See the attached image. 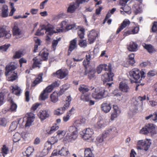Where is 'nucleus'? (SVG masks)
Instances as JSON below:
<instances>
[{
    "instance_id": "obj_1",
    "label": "nucleus",
    "mask_w": 157,
    "mask_h": 157,
    "mask_svg": "<svg viewBox=\"0 0 157 157\" xmlns=\"http://www.w3.org/2000/svg\"><path fill=\"white\" fill-rule=\"evenodd\" d=\"M103 70L109 72L108 73L105 74L101 77L102 79L104 82V84H105L106 87L109 88L111 87L113 82H106L112 81L114 76V74L111 72L112 66L111 64L109 63L108 65L105 64H101L98 66L96 69L97 72L98 74L101 73Z\"/></svg>"
},
{
    "instance_id": "obj_2",
    "label": "nucleus",
    "mask_w": 157,
    "mask_h": 157,
    "mask_svg": "<svg viewBox=\"0 0 157 157\" xmlns=\"http://www.w3.org/2000/svg\"><path fill=\"white\" fill-rule=\"evenodd\" d=\"M18 66L17 64L14 62H11L6 66L5 75L6 76L11 75L10 77H8V81H13L17 78V72L13 71L16 69Z\"/></svg>"
},
{
    "instance_id": "obj_3",
    "label": "nucleus",
    "mask_w": 157,
    "mask_h": 157,
    "mask_svg": "<svg viewBox=\"0 0 157 157\" xmlns=\"http://www.w3.org/2000/svg\"><path fill=\"white\" fill-rule=\"evenodd\" d=\"M48 53L47 50H43L39 53V55L41 57V59L35 57L33 59V68L39 67V65L42 63V60H46L48 59Z\"/></svg>"
},
{
    "instance_id": "obj_4",
    "label": "nucleus",
    "mask_w": 157,
    "mask_h": 157,
    "mask_svg": "<svg viewBox=\"0 0 157 157\" xmlns=\"http://www.w3.org/2000/svg\"><path fill=\"white\" fill-rule=\"evenodd\" d=\"M145 73L143 71H140L138 68H134L129 72V75L136 80L135 82L140 83L141 78L145 77Z\"/></svg>"
},
{
    "instance_id": "obj_5",
    "label": "nucleus",
    "mask_w": 157,
    "mask_h": 157,
    "mask_svg": "<svg viewBox=\"0 0 157 157\" xmlns=\"http://www.w3.org/2000/svg\"><path fill=\"white\" fill-rule=\"evenodd\" d=\"M146 96H139L137 98H133L131 100V105L134 110H137L139 107L143 105V101L146 99Z\"/></svg>"
},
{
    "instance_id": "obj_6",
    "label": "nucleus",
    "mask_w": 157,
    "mask_h": 157,
    "mask_svg": "<svg viewBox=\"0 0 157 157\" xmlns=\"http://www.w3.org/2000/svg\"><path fill=\"white\" fill-rule=\"evenodd\" d=\"M107 91L104 90L96 89L92 94L93 97L96 99H100L107 97L108 95Z\"/></svg>"
},
{
    "instance_id": "obj_7",
    "label": "nucleus",
    "mask_w": 157,
    "mask_h": 157,
    "mask_svg": "<svg viewBox=\"0 0 157 157\" xmlns=\"http://www.w3.org/2000/svg\"><path fill=\"white\" fill-rule=\"evenodd\" d=\"M71 100V98L70 96L67 97L66 99V102L64 106L55 110L54 112V114L59 115L63 113L65 110L69 107Z\"/></svg>"
},
{
    "instance_id": "obj_8",
    "label": "nucleus",
    "mask_w": 157,
    "mask_h": 157,
    "mask_svg": "<svg viewBox=\"0 0 157 157\" xmlns=\"http://www.w3.org/2000/svg\"><path fill=\"white\" fill-rule=\"evenodd\" d=\"M151 143L150 140H139L137 143V148L138 149H143L147 151L150 147Z\"/></svg>"
},
{
    "instance_id": "obj_9",
    "label": "nucleus",
    "mask_w": 157,
    "mask_h": 157,
    "mask_svg": "<svg viewBox=\"0 0 157 157\" xmlns=\"http://www.w3.org/2000/svg\"><path fill=\"white\" fill-rule=\"evenodd\" d=\"M44 30H46L45 33L46 34H52L54 32L53 31V26L51 25L50 26H46L44 25H43L40 30L38 29L36 33V35L37 36H40L44 34V32L42 31Z\"/></svg>"
},
{
    "instance_id": "obj_10",
    "label": "nucleus",
    "mask_w": 157,
    "mask_h": 157,
    "mask_svg": "<svg viewBox=\"0 0 157 157\" xmlns=\"http://www.w3.org/2000/svg\"><path fill=\"white\" fill-rule=\"evenodd\" d=\"M155 126L153 124H149L141 130L140 132L144 134H147L150 133L152 134H156V133H155Z\"/></svg>"
},
{
    "instance_id": "obj_11",
    "label": "nucleus",
    "mask_w": 157,
    "mask_h": 157,
    "mask_svg": "<svg viewBox=\"0 0 157 157\" xmlns=\"http://www.w3.org/2000/svg\"><path fill=\"white\" fill-rule=\"evenodd\" d=\"M93 134V129L90 128H86L80 132L82 138L86 140L90 139Z\"/></svg>"
},
{
    "instance_id": "obj_12",
    "label": "nucleus",
    "mask_w": 157,
    "mask_h": 157,
    "mask_svg": "<svg viewBox=\"0 0 157 157\" xmlns=\"http://www.w3.org/2000/svg\"><path fill=\"white\" fill-rule=\"evenodd\" d=\"M117 133L116 128L113 126H111L106 129L104 133H103V136L105 138L110 136H114Z\"/></svg>"
},
{
    "instance_id": "obj_13",
    "label": "nucleus",
    "mask_w": 157,
    "mask_h": 157,
    "mask_svg": "<svg viewBox=\"0 0 157 157\" xmlns=\"http://www.w3.org/2000/svg\"><path fill=\"white\" fill-rule=\"evenodd\" d=\"M13 36L16 39H19L23 36L22 31L16 25H15L13 29Z\"/></svg>"
},
{
    "instance_id": "obj_14",
    "label": "nucleus",
    "mask_w": 157,
    "mask_h": 157,
    "mask_svg": "<svg viewBox=\"0 0 157 157\" xmlns=\"http://www.w3.org/2000/svg\"><path fill=\"white\" fill-rule=\"evenodd\" d=\"M5 37L7 39H9L11 37V34L10 31H6L3 27H0V38Z\"/></svg>"
},
{
    "instance_id": "obj_15",
    "label": "nucleus",
    "mask_w": 157,
    "mask_h": 157,
    "mask_svg": "<svg viewBox=\"0 0 157 157\" xmlns=\"http://www.w3.org/2000/svg\"><path fill=\"white\" fill-rule=\"evenodd\" d=\"M28 136V134L26 132H24L22 133V136L18 132H16L13 136V140L14 142H17L19 141L21 138L25 139Z\"/></svg>"
},
{
    "instance_id": "obj_16",
    "label": "nucleus",
    "mask_w": 157,
    "mask_h": 157,
    "mask_svg": "<svg viewBox=\"0 0 157 157\" xmlns=\"http://www.w3.org/2000/svg\"><path fill=\"white\" fill-rule=\"evenodd\" d=\"M119 89L120 91L124 93H128L130 90L129 87L124 82H122L120 83Z\"/></svg>"
},
{
    "instance_id": "obj_17",
    "label": "nucleus",
    "mask_w": 157,
    "mask_h": 157,
    "mask_svg": "<svg viewBox=\"0 0 157 157\" xmlns=\"http://www.w3.org/2000/svg\"><path fill=\"white\" fill-rule=\"evenodd\" d=\"M34 114L32 113H28V116L26 119V123L25 124V127L29 126L31 125L32 123L34 121L35 117Z\"/></svg>"
},
{
    "instance_id": "obj_18",
    "label": "nucleus",
    "mask_w": 157,
    "mask_h": 157,
    "mask_svg": "<svg viewBox=\"0 0 157 157\" xmlns=\"http://www.w3.org/2000/svg\"><path fill=\"white\" fill-rule=\"evenodd\" d=\"M138 45L135 42L132 41L127 45V48L129 51L135 52L138 50Z\"/></svg>"
},
{
    "instance_id": "obj_19",
    "label": "nucleus",
    "mask_w": 157,
    "mask_h": 157,
    "mask_svg": "<svg viewBox=\"0 0 157 157\" xmlns=\"http://www.w3.org/2000/svg\"><path fill=\"white\" fill-rule=\"evenodd\" d=\"M79 4L76 0L75 2L71 3L68 7L67 12L69 13H73L76 9L79 6Z\"/></svg>"
},
{
    "instance_id": "obj_20",
    "label": "nucleus",
    "mask_w": 157,
    "mask_h": 157,
    "mask_svg": "<svg viewBox=\"0 0 157 157\" xmlns=\"http://www.w3.org/2000/svg\"><path fill=\"white\" fill-rule=\"evenodd\" d=\"M98 36L97 33L94 30H92L88 35V40L90 43H93L95 40L96 38Z\"/></svg>"
},
{
    "instance_id": "obj_21",
    "label": "nucleus",
    "mask_w": 157,
    "mask_h": 157,
    "mask_svg": "<svg viewBox=\"0 0 157 157\" xmlns=\"http://www.w3.org/2000/svg\"><path fill=\"white\" fill-rule=\"evenodd\" d=\"M101 109L105 113H107L110 111L112 107V105L108 102H104L101 105Z\"/></svg>"
},
{
    "instance_id": "obj_22",
    "label": "nucleus",
    "mask_w": 157,
    "mask_h": 157,
    "mask_svg": "<svg viewBox=\"0 0 157 157\" xmlns=\"http://www.w3.org/2000/svg\"><path fill=\"white\" fill-rule=\"evenodd\" d=\"M50 113L48 110H41L39 113L38 116L41 120H44L49 117Z\"/></svg>"
},
{
    "instance_id": "obj_23",
    "label": "nucleus",
    "mask_w": 157,
    "mask_h": 157,
    "mask_svg": "<svg viewBox=\"0 0 157 157\" xmlns=\"http://www.w3.org/2000/svg\"><path fill=\"white\" fill-rule=\"evenodd\" d=\"M57 78L62 79L65 77L67 75V71L61 69L57 71L56 73H54Z\"/></svg>"
},
{
    "instance_id": "obj_24",
    "label": "nucleus",
    "mask_w": 157,
    "mask_h": 157,
    "mask_svg": "<svg viewBox=\"0 0 157 157\" xmlns=\"http://www.w3.org/2000/svg\"><path fill=\"white\" fill-rule=\"evenodd\" d=\"M108 122L105 120H100L98 121L96 124L95 125V128L97 129H100L105 127L107 124Z\"/></svg>"
},
{
    "instance_id": "obj_25",
    "label": "nucleus",
    "mask_w": 157,
    "mask_h": 157,
    "mask_svg": "<svg viewBox=\"0 0 157 157\" xmlns=\"http://www.w3.org/2000/svg\"><path fill=\"white\" fill-rule=\"evenodd\" d=\"M130 24V22L128 19H125L124 20L121 24V26L117 29L116 32V33L118 34L121 30L124 29L127 26L129 25Z\"/></svg>"
},
{
    "instance_id": "obj_26",
    "label": "nucleus",
    "mask_w": 157,
    "mask_h": 157,
    "mask_svg": "<svg viewBox=\"0 0 157 157\" xmlns=\"http://www.w3.org/2000/svg\"><path fill=\"white\" fill-rule=\"evenodd\" d=\"M130 24V22L128 19H125L124 20L121 24V26L117 29L116 32V33L118 34L121 30L124 29L127 26L129 25Z\"/></svg>"
},
{
    "instance_id": "obj_27",
    "label": "nucleus",
    "mask_w": 157,
    "mask_h": 157,
    "mask_svg": "<svg viewBox=\"0 0 157 157\" xmlns=\"http://www.w3.org/2000/svg\"><path fill=\"white\" fill-rule=\"evenodd\" d=\"M77 39L75 38L70 41L68 51L69 53H70L73 50L77 48Z\"/></svg>"
},
{
    "instance_id": "obj_28",
    "label": "nucleus",
    "mask_w": 157,
    "mask_h": 157,
    "mask_svg": "<svg viewBox=\"0 0 157 157\" xmlns=\"http://www.w3.org/2000/svg\"><path fill=\"white\" fill-rule=\"evenodd\" d=\"M78 133H76L75 136V133H68L66 136L67 139L69 142H72L75 140L77 138Z\"/></svg>"
},
{
    "instance_id": "obj_29",
    "label": "nucleus",
    "mask_w": 157,
    "mask_h": 157,
    "mask_svg": "<svg viewBox=\"0 0 157 157\" xmlns=\"http://www.w3.org/2000/svg\"><path fill=\"white\" fill-rule=\"evenodd\" d=\"M59 95V92L57 93L56 92H54L50 95V99L51 102L53 103H56L58 101V96Z\"/></svg>"
},
{
    "instance_id": "obj_30",
    "label": "nucleus",
    "mask_w": 157,
    "mask_h": 157,
    "mask_svg": "<svg viewBox=\"0 0 157 157\" xmlns=\"http://www.w3.org/2000/svg\"><path fill=\"white\" fill-rule=\"evenodd\" d=\"M12 92L17 96H19L21 92V90L17 86H14L12 87Z\"/></svg>"
},
{
    "instance_id": "obj_31",
    "label": "nucleus",
    "mask_w": 157,
    "mask_h": 157,
    "mask_svg": "<svg viewBox=\"0 0 157 157\" xmlns=\"http://www.w3.org/2000/svg\"><path fill=\"white\" fill-rule=\"evenodd\" d=\"M70 87V85L68 84H66L60 87V90L59 92V95H62L66 90H67Z\"/></svg>"
},
{
    "instance_id": "obj_32",
    "label": "nucleus",
    "mask_w": 157,
    "mask_h": 157,
    "mask_svg": "<svg viewBox=\"0 0 157 157\" xmlns=\"http://www.w3.org/2000/svg\"><path fill=\"white\" fill-rule=\"evenodd\" d=\"M84 157H94L91 150L90 148H86L84 151Z\"/></svg>"
},
{
    "instance_id": "obj_33",
    "label": "nucleus",
    "mask_w": 157,
    "mask_h": 157,
    "mask_svg": "<svg viewBox=\"0 0 157 157\" xmlns=\"http://www.w3.org/2000/svg\"><path fill=\"white\" fill-rule=\"evenodd\" d=\"M78 90L79 91L83 94L84 93L88 91L89 90V89L87 86L82 85H80L78 88Z\"/></svg>"
},
{
    "instance_id": "obj_34",
    "label": "nucleus",
    "mask_w": 157,
    "mask_h": 157,
    "mask_svg": "<svg viewBox=\"0 0 157 157\" xmlns=\"http://www.w3.org/2000/svg\"><path fill=\"white\" fill-rule=\"evenodd\" d=\"M2 16L5 17H7L8 15V8L7 6L4 5L3 6L2 9Z\"/></svg>"
},
{
    "instance_id": "obj_35",
    "label": "nucleus",
    "mask_w": 157,
    "mask_h": 157,
    "mask_svg": "<svg viewBox=\"0 0 157 157\" xmlns=\"http://www.w3.org/2000/svg\"><path fill=\"white\" fill-rule=\"evenodd\" d=\"M58 140L57 137L56 136L55 137H52L48 141L46 144H50L51 145H52L57 142Z\"/></svg>"
},
{
    "instance_id": "obj_36",
    "label": "nucleus",
    "mask_w": 157,
    "mask_h": 157,
    "mask_svg": "<svg viewBox=\"0 0 157 157\" xmlns=\"http://www.w3.org/2000/svg\"><path fill=\"white\" fill-rule=\"evenodd\" d=\"M69 153V152L67 149L63 147L61 149V150L59 151L58 152V154L62 156H66Z\"/></svg>"
},
{
    "instance_id": "obj_37",
    "label": "nucleus",
    "mask_w": 157,
    "mask_h": 157,
    "mask_svg": "<svg viewBox=\"0 0 157 157\" xmlns=\"http://www.w3.org/2000/svg\"><path fill=\"white\" fill-rule=\"evenodd\" d=\"M86 59L84 60L83 63L84 67L86 68L87 66L90 63V60L91 56L90 54L88 53L87 55H86Z\"/></svg>"
},
{
    "instance_id": "obj_38",
    "label": "nucleus",
    "mask_w": 157,
    "mask_h": 157,
    "mask_svg": "<svg viewBox=\"0 0 157 157\" xmlns=\"http://www.w3.org/2000/svg\"><path fill=\"white\" fill-rule=\"evenodd\" d=\"M20 120L18 121L17 122L16 121H13L11 123L10 126V127L9 129L11 131L14 130L17 127V125L19 123Z\"/></svg>"
},
{
    "instance_id": "obj_39",
    "label": "nucleus",
    "mask_w": 157,
    "mask_h": 157,
    "mask_svg": "<svg viewBox=\"0 0 157 157\" xmlns=\"http://www.w3.org/2000/svg\"><path fill=\"white\" fill-rule=\"evenodd\" d=\"M143 46L144 48L146 49L149 52L151 53L153 52L154 49L151 45L144 44L143 45Z\"/></svg>"
},
{
    "instance_id": "obj_40",
    "label": "nucleus",
    "mask_w": 157,
    "mask_h": 157,
    "mask_svg": "<svg viewBox=\"0 0 157 157\" xmlns=\"http://www.w3.org/2000/svg\"><path fill=\"white\" fill-rule=\"evenodd\" d=\"M81 99L84 101L89 102L91 98L90 97V95L88 94H82L81 97Z\"/></svg>"
},
{
    "instance_id": "obj_41",
    "label": "nucleus",
    "mask_w": 157,
    "mask_h": 157,
    "mask_svg": "<svg viewBox=\"0 0 157 157\" xmlns=\"http://www.w3.org/2000/svg\"><path fill=\"white\" fill-rule=\"evenodd\" d=\"M69 133H75V136L76 133H78L77 128L75 126H71L68 129Z\"/></svg>"
},
{
    "instance_id": "obj_42",
    "label": "nucleus",
    "mask_w": 157,
    "mask_h": 157,
    "mask_svg": "<svg viewBox=\"0 0 157 157\" xmlns=\"http://www.w3.org/2000/svg\"><path fill=\"white\" fill-rule=\"evenodd\" d=\"M48 93L44 90L40 94V98L42 100H45L48 98Z\"/></svg>"
},
{
    "instance_id": "obj_43",
    "label": "nucleus",
    "mask_w": 157,
    "mask_h": 157,
    "mask_svg": "<svg viewBox=\"0 0 157 157\" xmlns=\"http://www.w3.org/2000/svg\"><path fill=\"white\" fill-rule=\"evenodd\" d=\"M96 72V71L94 68H92L88 72V78L91 79L93 78L95 76V74Z\"/></svg>"
},
{
    "instance_id": "obj_44",
    "label": "nucleus",
    "mask_w": 157,
    "mask_h": 157,
    "mask_svg": "<svg viewBox=\"0 0 157 157\" xmlns=\"http://www.w3.org/2000/svg\"><path fill=\"white\" fill-rule=\"evenodd\" d=\"M150 119H151V120L156 122L157 121V115H155V113H154L153 114H150L149 116L145 117L146 120H147Z\"/></svg>"
},
{
    "instance_id": "obj_45",
    "label": "nucleus",
    "mask_w": 157,
    "mask_h": 157,
    "mask_svg": "<svg viewBox=\"0 0 157 157\" xmlns=\"http://www.w3.org/2000/svg\"><path fill=\"white\" fill-rule=\"evenodd\" d=\"M34 151V148L32 147H28L25 151L27 157H29L31 155Z\"/></svg>"
},
{
    "instance_id": "obj_46",
    "label": "nucleus",
    "mask_w": 157,
    "mask_h": 157,
    "mask_svg": "<svg viewBox=\"0 0 157 157\" xmlns=\"http://www.w3.org/2000/svg\"><path fill=\"white\" fill-rule=\"evenodd\" d=\"M133 9L134 12L136 14L140 12L142 10L140 6L137 5H135L133 6Z\"/></svg>"
},
{
    "instance_id": "obj_47",
    "label": "nucleus",
    "mask_w": 157,
    "mask_h": 157,
    "mask_svg": "<svg viewBox=\"0 0 157 157\" xmlns=\"http://www.w3.org/2000/svg\"><path fill=\"white\" fill-rule=\"evenodd\" d=\"M8 122L7 119L5 118H0V126L5 127Z\"/></svg>"
},
{
    "instance_id": "obj_48",
    "label": "nucleus",
    "mask_w": 157,
    "mask_h": 157,
    "mask_svg": "<svg viewBox=\"0 0 157 157\" xmlns=\"http://www.w3.org/2000/svg\"><path fill=\"white\" fill-rule=\"evenodd\" d=\"M42 75H40L38 76V77L36 78L34 81L33 83V84L32 85L33 86H35L36 85L41 82L42 81Z\"/></svg>"
},
{
    "instance_id": "obj_49",
    "label": "nucleus",
    "mask_w": 157,
    "mask_h": 157,
    "mask_svg": "<svg viewBox=\"0 0 157 157\" xmlns=\"http://www.w3.org/2000/svg\"><path fill=\"white\" fill-rule=\"evenodd\" d=\"M35 44L34 46V49L33 51L34 52H37L38 46L40 44V40L39 39H37L35 40Z\"/></svg>"
},
{
    "instance_id": "obj_50",
    "label": "nucleus",
    "mask_w": 157,
    "mask_h": 157,
    "mask_svg": "<svg viewBox=\"0 0 157 157\" xmlns=\"http://www.w3.org/2000/svg\"><path fill=\"white\" fill-rule=\"evenodd\" d=\"M68 24L67 23V21H62L61 24V27L62 28L61 29H57V31L58 32H59L60 31L63 32V30L64 28L66 29V27L67 26Z\"/></svg>"
},
{
    "instance_id": "obj_51",
    "label": "nucleus",
    "mask_w": 157,
    "mask_h": 157,
    "mask_svg": "<svg viewBox=\"0 0 157 157\" xmlns=\"http://www.w3.org/2000/svg\"><path fill=\"white\" fill-rule=\"evenodd\" d=\"M79 45L81 47L85 48L87 46L86 41V40L80 39L79 40Z\"/></svg>"
},
{
    "instance_id": "obj_52",
    "label": "nucleus",
    "mask_w": 157,
    "mask_h": 157,
    "mask_svg": "<svg viewBox=\"0 0 157 157\" xmlns=\"http://www.w3.org/2000/svg\"><path fill=\"white\" fill-rule=\"evenodd\" d=\"M79 37L81 38H83L84 35V29L83 28H81L78 32Z\"/></svg>"
},
{
    "instance_id": "obj_53",
    "label": "nucleus",
    "mask_w": 157,
    "mask_h": 157,
    "mask_svg": "<svg viewBox=\"0 0 157 157\" xmlns=\"http://www.w3.org/2000/svg\"><path fill=\"white\" fill-rule=\"evenodd\" d=\"M58 128L59 127L58 126L55 125V126H52L51 128V129L50 131L48 132V134H51L54 132L56 130H57Z\"/></svg>"
},
{
    "instance_id": "obj_54",
    "label": "nucleus",
    "mask_w": 157,
    "mask_h": 157,
    "mask_svg": "<svg viewBox=\"0 0 157 157\" xmlns=\"http://www.w3.org/2000/svg\"><path fill=\"white\" fill-rule=\"evenodd\" d=\"M10 46V44H5L2 46H0V50H2V51L6 52Z\"/></svg>"
},
{
    "instance_id": "obj_55",
    "label": "nucleus",
    "mask_w": 157,
    "mask_h": 157,
    "mask_svg": "<svg viewBox=\"0 0 157 157\" xmlns=\"http://www.w3.org/2000/svg\"><path fill=\"white\" fill-rule=\"evenodd\" d=\"M22 55V53L20 51H17L13 56V58L14 59L19 58Z\"/></svg>"
},
{
    "instance_id": "obj_56",
    "label": "nucleus",
    "mask_w": 157,
    "mask_h": 157,
    "mask_svg": "<svg viewBox=\"0 0 157 157\" xmlns=\"http://www.w3.org/2000/svg\"><path fill=\"white\" fill-rule=\"evenodd\" d=\"M4 94L2 92L0 93V106L4 103Z\"/></svg>"
},
{
    "instance_id": "obj_57",
    "label": "nucleus",
    "mask_w": 157,
    "mask_h": 157,
    "mask_svg": "<svg viewBox=\"0 0 157 157\" xmlns=\"http://www.w3.org/2000/svg\"><path fill=\"white\" fill-rule=\"evenodd\" d=\"M57 134L56 136L60 137L61 138L65 135V132L63 131H58L57 132Z\"/></svg>"
},
{
    "instance_id": "obj_58",
    "label": "nucleus",
    "mask_w": 157,
    "mask_h": 157,
    "mask_svg": "<svg viewBox=\"0 0 157 157\" xmlns=\"http://www.w3.org/2000/svg\"><path fill=\"white\" fill-rule=\"evenodd\" d=\"M17 108V105L16 104L12 103L11 105L10 110L12 112H15L16 111Z\"/></svg>"
},
{
    "instance_id": "obj_59",
    "label": "nucleus",
    "mask_w": 157,
    "mask_h": 157,
    "mask_svg": "<svg viewBox=\"0 0 157 157\" xmlns=\"http://www.w3.org/2000/svg\"><path fill=\"white\" fill-rule=\"evenodd\" d=\"M76 29V28L75 24L67 25V26L66 27V29L67 31H68L69 30L72 29Z\"/></svg>"
},
{
    "instance_id": "obj_60",
    "label": "nucleus",
    "mask_w": 157,
    "mask_h": 157,
    "mask_svg": "<svg viewBox=\"0 0 157 157\" xmlns=\"http://www.w3.org/2000/svg\"><path fill=\"white\" fill-rule=\"evenodd\" d=\"M157 74L156 71H149L147 73V76L148 77L153 76Z\"/></svg>"
},
{
    "instance_id": "obj_61",
    "label": "nucleus",
    "mask_w": 157,
    "mask_h": 157,
    "mask_svg": "<svg viewBox=\"0 0 157 157\" xmlns=\"http://www.w3.org/2000/svg\"><path fill=\"white\" fill-rule=\"evenodd\" d=\"M105 138L103 136V134L102 136H99L96 138V140L99 143H102L104 140V138Z\"/></svg>"
},
{
    "instance_id": "obj_62",
    "label": "nucleus",
    "mask_w": 157,
    "mask_h": 157,
    "mask_svg": "<svg viewBox=\"0 0 157 157\" xmlns=\"http://www.w3.org/2000/svg\"><path fill=\"white\" fill-rule=\"evenodd\" d=\"M58 43V41L57 40H54L52 42V46L55 50L56 47Z\"/></svg>"
},
{
    "instance_id": "obj_63",
    "label": "nucleus",
    "mask_w": 157,
    "mask_h": 157,
    "mask_svg": "<svg viewBox=\"0 0 157 157\" xmlns=\"http://www.w3.org/2000/svg\"><path fill=\"white\" fill-rule=\"evenodd\" d=\"M53 88L52 86L51 85L48 86H47L44 90L48 92V93L51 92Z\"/></svg>"
},
{
    "instance_id": "obj_64",
    "label": "nucleus",
    "mask_w": 157,
    "mask_h": 157,
    "mask_svg": "<svg viewBox=\"0 0 157 157\" xmlns=\"http://www.w3.org/2000/svg\"><path fill=\"white\" fill-rule=\"evenodd\" d=\"M152 31L153 32L157 31V22H154L152 28Z\"/></svg>"
}]
</instances>
